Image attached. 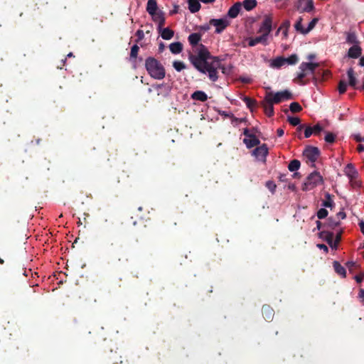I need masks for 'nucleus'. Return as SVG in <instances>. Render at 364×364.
<instances>
[{"label":"nucleus","instance_id":"obj_1","mask_svg":"<svg viewBox=\"0 0 364 364\" xmlns=\"http://www.w3.org/2000/svg\"><path fill=\"white\" fill-rule=\"evenodd\" d=\"M201 35L193 33L189 35L188 42L192 46H198L195 54L191 53L188 59L194 68L203 74H208L210 81L216 82L218 79V69L225 73V68L221 65L218 57L212 56L208 48L203 44H198Z\"/></svg>","mask_w":364,"mask_h":364},{"label":"nucleus","instance_id":"obj_2","mask_svg":"<svg viewBox=\"0 0 364 364\" xmlns=\"http://www.w3.org/2000/svg\"><path fill=\"white\" fill-rule=\"evenodd\" d=\"M145 68L149 75L154 79L162 80L166 75L163 65L153 57H149L146 59Z\"/></svg>","mask_w":364,"mask_h":364},{"label":"nucleus","instance_id":"obj_3","mask_svg":"<svg viewBox=\"0 0 364 364\" xmlns=\"http://www.w3.org/2000/svg\"><path fill=\"white\" fill-rule=\"evenodd\" d=\"M318 66L319 64L318 63H301L299 67V72L297 73L296 77L294 79V82L301 85H306L308 81L304 80V78L309 74L314 75Z\"/></svg>","mask_w":364,"mask_h":364},{"label":"nucleus","instance_id":"obj_4","mask_svg":"<svg viewBox=\"0 0 364 364\" xmlns=\"http://www.w3.org/2000/svg\"><path fill=\"white\" fill-rule=\"evenodd\" d=\"M323 183V177L318 171L311 173L303 183L302 190L304 191L314 189L318 185Z\"/></svg>","mask_w":364,"mask_h":364},{"label":"nucleus","instance_id":"obj_5","mask_svg":"<svg viewBox=\"0 0 364 364\" xmlns=\"http://www.w3.org/2000/svg\"><path fill=\"white\" fill-rule=\"evenodd\" d=\"M321 151L318 148L312 146H307L303 151V156L306 163H311V167H315V162L318 159Z\"/></svg>","mask_w":364,"mask_h":364},{"label":"nucleus","instance_id":"obj_6","mask_svg":"<svg viewBox=\"0 0 364 364\" xmlns=\"http://www.w3.org/2000/svg\"><path fill=\"white\" fill-rule=\"evenodd\" d=\"M267 100H271L274 104H279L282 101L289 100L293 98L292 94L288 90H284L274 93L269 92L266 93Z\"/></svg>","mask_w":364,"mask_h":364},{"label":"nucleus","instance_id":"obj_7","mask_svg":"<svg viewBox=\"0 0 364 364\" xmlns=\"http://www.w3.org/2000/svg\"><path fill=\"white\" fill-rule=\"evenodd\" d=\"M296 9L299 13H310L314 10L313 0H297L295 3Z\"/></svg>","mask_w":364,"mask_h":364},{"label":"nucleus","instance_id":"obj_8","mask_svg":"<svg viewBox=\"0 0 364 364\" xmlns=\"http://www.w3.org/2000/svg\"><path fill=\"white\" fill-rule=\"evenodd\" d=\"M210 25L215 27L216 33H221L230 25V22L226 18H211Z\"/></svg>","mask_w":364,"mask_h":364},{"label":"nucleus","instance_id":"obj_9","mask_svg":"<svg viewBox=\"0 0 364 364\" xmlns=\"http://www.w3.org/2000/svg\"><path fill=\"white\" fill-rule=\"evenodd\" d=\"M272 29V18L270 16H264L262 25L258 31L262 34H267L268 37Z\"/></svg>","mask_w":364,"mask_h":364},{"label":"nucleus","instance_id":"obj_10","mask_svg":"<svg viewBox=\"0 0 364 364\" xmlns=\"http://www.w3.org/2000/svg\"><path fill=\"white\" fill-rule=\"evenodd\" d=\"M253 154L258 160L264 162L268 154V148L267 145L264 144L262 146H257L253 151Z\"/></svg>","mask_w":364,"mask_h":364},{"label":"nucleus","instance_id":"obj_11","mask_svg":"<svg viewBox=\"0 0 364 364\" xmlns=\"http://www.w3.org/2000/svg\"><path fill=\"white\" fill-rule=\"evenodd\" d=\"M343 171L350 181L355 180L358 178V172L353 164H348L344 168Z\"/></svg>","mask_w":364,"mask_h":364},{"label":"nucleus","instance_id":"obj_12","mask_svg":"<svg viewBox=\"0 0 364 364\" xmlns=\"http://www.w3.org/2000/svg\"><path fill=\"white\" fill-rule=\"evenodd\" d=\"M268 97L265 95L264 100L261 102L262 107L264 108V111L265 114L270 117L274 114V103L271 100H267Z\"/></svg>","mask_w":364,"mask_h":364},{"label":"nucleus","instance_id":"obj_13","mask_svg":"<svg viewBox=\"0 0 364 364\" xmlns=\"http://www.w3.org/2000/svg\"><path fill=\"white\" fill-rule=\"evenodd\" d=\"M267 38V34H262L261 36L255 38H249L247 41H248V45L250 47L255 46L258 43H262L266 46L268 44Z\"/></svg>","mask_w":364,"mask_h":364},{"label":"nucleus","instance_id":"obj_14","mask_svg":"<svg viewBox=\"0 0 364 364\" xmlns=\"http://www.w3.org/2000/svg\"><path fill=\"white\" fill-rule=\"evenodd\" d=\"M241 7L242 3L239 1L236 2L229 9L228 16L231 18H236L241 10Z\"/></svg>","mask_w":364,"mask_h":364},{"label":"nucleus","instance_id":"obj_15","mask_svg":"<svg viewBox=\"0 0 364 364\" xmlns=\"http://www.w3.org/2000/svg\"><path fill=\"white\" fill-rule=\"evenodd\" d=\"M320 237L323 239L331 247H333V232L329 230H323L320 232Z\"/></svg>","mask_w":364,"mask_h":364},{"label":"nucleus","instance_id":"obj_16","mask_svg":"<svg viewBox=\"0 0 364 364\" xmlns=\"http://www.w3.org/2000/svg\"><path fill=\"white\" fill-rule=\"evenodd\" d=\"M262 313L265 320L272 321L274 315V309L268 305H264L262 309Z\"/></svg>","mask_w":364,"mask_h":364},{"label":"nucleus","instance_id":"obj_17","mask_svg":"<svg viewBox=\"0 0 364 364\" xmlns=\"http://www.w3.org/2000/svg\"><path fill=\"white\" fill-rule=\"evenodd\" d=\"M151 16L152 17V19L155 22L158 23V24H159L158 28L161 29V28L165 24V18L164 17L162 12L160 11H157L154 12V14L151 15Z\"/></svg>","mask_w":364,"mask_h":364},{"label":"nucleus","instance_id":"obj_18","mask_svg":"<svg viewBox=\"0 0 364 364\" xmlns=\"http://www.w3.org/2000/svg\"><path fill=\"white\" fill-rule=\"evenodd\" d=\"M243 142L247 148L250 149L259 144L260 141L255 134H252L250 138H245Z\"/></svg>","mask_w":364,"mask_h":364},{"label":"nucleus","instance_id":"obj_19","mask_svg":"<svg viewBox=\"0 0 364 364\" xmlns=\"http://www.w3.org/2000/svg\"><path fill=\"white\" fill-rule=\"evenodd\" d=\"M362 49L358 45L350 47L348 52V56L351 58H358L361 55Z\"/></svg>","mask_w":364,"mask_h":364},{"label":"nucleus","instance_id":"obj_20","mask_svg":"<svg viewBox=\"0 0 364 364\" xmlns=\"http://www.w3.org/2000/svg\"><path fill=\"white\" fill-rule=\"evenodd\" d=\"M191 98L193 100L204 102L208 100V95L203 91L197 90L191 94Z\"/></svg>","mask_w":364,"mask_h":364},{"label":"nucleus","instance_id":"obj_21","mask_svg":"<svg viewBox=\"0 0 364 364\" xmlns=\"http://www.w3.org/2000/svg\"><path fill=\"white\" fill-rule=\"evenodd\" d=\"M347 75L349 79L348 85L353 87L354 89H358V87H356L357 85V79L355 76V72L352 68H350L347 71Z\"/></svg>","mask_w":364,"mask_h":364},{"label":"nucleus","instance_id":"obj_22","mask_svg":"<svg viewBox=\"0 0 364 364\" xmlns=\"http://www.w3.org/2000/svg\"><path fill=\"white\" fill-rule=\"evenodd\" d=\"M128 262V258L125 255H119L113 256L112 262L116 266H119Z\"/></svg>","mask_w":364,"mask_h":364},{"label":"nucleus","instance_id":"obj_23","mask_svg":"<svg viewBox=\"0 0 364 364\" xmlns=\"http://www.w3.org/2000/svg\"><path fill=\"white\" fill-rule=\"evenodd\" d=\"M161 33V36L164 40H170L173 38L174 35V32L169 28H164L161 29H159Z\"/></svg>","mask_w":364,"mask_h":364},{"label":"nucleus","instance_id":"obj_24","mask_svg":"<svg viewBox=\"0 0 364 364\" xmlns=\"http://www.w3.org/2000/svg\"><path fill=\"white\" fill-rule=\"evenodd\" d=\"M341 224L340 220L336 218L331 217L328 219V221L323 224V226L328 229H334L339 226Z\"/></svg>","mask_w":364,"mask_h":364},{"label":"nucleus","instance_id":"obj_25","mask_svg":"<svg viewBox=\"0 0 364 364\" xmlns=\"http://www.w3.org/2000/svg\"><path fill=\"white\" fill-rule=\"evenodd\" d=\"M188 9L191 13H196L200 9V4L198 0H188Z\"/></svg>","mask_w":364,"mask_h":364},{"label":"nucleus","instance_id":"obj_26","mask_svg":"<svg viewBox=\"0 0 364 364\" xmlns=\"http://www.w3.org/2000/svg\"><path fill=\"white\" fill-rule=\"evenodd\" d=\"M241 3L242 6L248 11L254 9L257 5V1L256 0H245Z\"/></svg>","mask_w":364,"mask_h":364},{"label":"nucleus","instance_id":"obj_27","mask_svg":"<svg viewBox=\"0 0 364 364\" xmlns=\"http://www.w3.org/2000/svg\"><path fill=\"white\" fill-rule=\"evenodd\" d=\"M146 11L150 15H153L154 12L158 11L156 0H148Z\"/></svg>","mask_w":364,"mask_h":364},{"label":"nucleus","instance_id":"obj_28","mask_svg":"<svg viewBox=\"0 0 364 364\" xmlns=\"http://www.w3.org/2000/svg\"><path fill=\"white\" fill-rule=\"evenodd\" d=\"M169 49L173 54H178L183 50V44L181 42L172 43L169 46Z\"/></svg>","mask_w":364,"mask_h":364},{"label":"nucleus","instance_id":"obj_29","mask_svg":"<svg viewBox=\"0 0 364 364\" xmlns=\"http://www.w3.org/2000/svg\"><path fill=\"white\" fill-rule=\"evenodd\" d=\"M333 266L335 272L338 274H339L343 277H346V269L338 262L334 261L333 263Z\"/></svg>","mask_w":364,"mask_h":364},{"label":"nucleus","instance_id":"obj_30","mask_svg":"<svg viewBox=\"0 0 364 364\" xmlns=\"http://www.w3.org/2000/svg\"><path fill=\"white\" fill-rule=\"evenodd\" d=\"M325 198L326 199L323 201L322 206L331 208H333L335 205V203L332 198L333 196L330 193H326Z\"/></svg>","mask_w":364,"mask_h":364},{"label":"nucleus","instance_id":"obj_31","mask_svg":"<svg viewBox=\"0 0 364 364\" xmlns=\"http://www.w3.org/2000/svg\"><path fill=\"white\" fill-rule=\"evenodd\" d=\"M242 100L246 104L247 107L250 109L251 112H252L253 109H255L257 106V101L249 97H244Z\"/></svg>","mask_w":364,"mask_h":364},{"label":"nucleus","instance_id":"obj_32","mask_svg":"<svg viewBox=\"0 0 364 364\" xmlns=\"http://www.w3.org/2000/svg\"><path fill=\"white\" fill-rule=\"evenodd\" d=\"M303 129H304V137L305 138H309L313 134L312 127H311V126H306V124H300L297 127V130L298 131H301Z\"/></svg>","mask_w":364,"mask_h":364},{"label":"nucleus","instance_id":"obj_33","mask_svg":"<svg viewBox=\"0 0 364 364\" xmlns=\"http://www.w3.org/2000/svg\"><path fill=\"white\" fill-rule=\"evenodd\" d=\"M302 21H303V18L302 17H299L298 18V20L296 21V22L294 24V28L296 29V31L301 34H304V35H306V32H304L305 31V29L306 28H304L302 25Z\"/></svg>","mask_w":364,"mask_h":364},{"label":"nucleus","instance_id":"obj_34","mask_svg":"<svg viewBox=\"0 0 364 364\" xmlns=\"http://www.w3.org/2000/svg\"><path fill=\"white\" fill-rule=\"evenodd\" d=\"M285 65L284 58V57H277L274 59L272 62V67L279 68L282 66Z\"/></svg>","mask_w":364,"mask_h":364},{"label":"nucleus","instance_id":"obj_35","mask_svg":"<svg viewBox=\"0 0 364 364\" xmlns=\"http://www.w3.org/2000/svg\"><path fill=\"white\" fill-rule=\"evenodd\" d=\"M301 166V163L297 159H293L290 161L288 166V168L290 171L294 172L297 171Z\"/></svg>","mask_w":364,"mask_h":364},{"label":"nucleus","instance_id":"obj_36","mask_svg":"<svg viewBox=\"0 0 364 364\" xmlns=\"http://www.w3.org/2000/svg\"><path fill=\"white\" fill-rule=\"evenodd\" d=\"M285 64L296 65L299 61V58L296 54H292L288 58H284Z\"/></svg>","mask_w":364,"mask_h":364},{"label":"nucleus","instance_id":"obj_37","mask_svg":"<svg viewBox=\"0 0 364 364\" xmlns=\"http://www.w3.org/2000/svg\"><path fill=\"white\" fill-rule=\"evenodd\" d=\"M289 109L293 113H296L301 112L302 110V107L298 102H294L290 104Z\"/></svg>","mask_w":364,"mask_h":364},{"label":"nucleus","instance_id":"obj_38","mask_svg":"<svg viewBox=\"0 0 364 364\" xmlns=\"http://www.w3.org/2000/svg\"><path fill=\"white\" fill-rule=\"evenodd\" d=\"M139 50V47L136 44L134 45L132 47L131 52H130V60H136V58H137Z\"/></svg>","mask_w":364,"mask_h":364},{"label":"nucleus","instance_id":"obj_39","mask_svg":"<svg viewBox=\"0 0 364 364\" xmlns=\"http://www.w3.org/2000/svg\"><path fill=\"white\" fill-rule=\"evenodd\" d=\"M347 82L344 80H340L338 82V90L339 94H344L347 90Z\"/></svg>","mask_w":364,"mask_h":364},{"label":"nucleus","instance_id":"obj_40","mask_svg":"<svg viewBox=\"0 0 364 364\" xmlns=\"http://www.w3.org/2000/svg\"><path fill=\"white\" fill-rule=\"evenodd\" d=\"M346 41L350 44H356L358 43L357 36L354 33H348L346 38Z\"/></svg>","mask_w":364,"mask_h":364},{"label":"nucleus","instance_id":"obj_41","mask_svg":"<svg viewBox=\"0 0 364 364\" xmlns=\"http://www.w3.org/2000/svg\"><path fill=\"white\" fill-rule=\"evenodd\" d=\"M336 134L332 132H326V134L324 137L325 141L328 144H333L336 140Z\"/></svg>","mask_w":364,"mask_h":364},{"label":"nucleus","instance_id":"obj_42","mask_svg":"<svg viewBox=\"0 0 364 364\" xmlns=\"http://www.w3.org/2000/svg\"><path fill=\"white\" fill-rule=\"evenodd\" d=\"M173 66L178 72H180L186 68L184 63L181 61H174L173 63Z\"/></svg>","mask_w":364,"mask_h":364},{"label":"nucleus","instance_id":"obj_43","mask_svg":"<svg viewBox=\"0 0 364 364\" xmlns=\"http://www.w3.org/2000/svg\"><path fill=\"white\" fill-rule=\"evenodd\" d=\"M328 212L325 208H321L318 210L316 215L318 219H323L327 217Z\"/></svg>","mask_w":364,"mask_h":364},{"label":"nucleus","instance_id":"obj_44","mask_svg":"<svg viewBox=\"0 0 364 364\" xmlns=\"http://www.w3.org/2000/svg\"><path fill=\"white\" fill-rule=\"evenodd\" d=\"M287 121L289 122L290 124L292 126H299L300 124V119L296 117H288Z\"/></svg>","mask_w":364,"mask_h":364},{"label":"nucleus","instance_id":"obj_45","mask_svg":"<svg viewBox=\"0 0 364 364\" xmlns=\"http://www.w3.org/2000/svg\"><path fill=\"white\" fill-rule=\"evenodd\" d=\"M318 18H314L311 20V21L309 23L308 25V27L306 28L305 29V31L304 32H306V34L308 33H309L316 26V24L318 22Z\"/></svg>","mask_w":364,"mask_h":364},{"label":"nucleus","instance_id":"obj_46","mask_svg":"<svg viewBox=\"0 0 364 364\" xmlns=\"http://www.w3.org/2000/svg\"><path fill=\"white\" fill-rule=\"evenodd\" d=\"M266 187L271 191L272 193H274L277 186L272 181H268L265 184Z\"/></svg>","mask_w":364,"mask_h":364},{"label":"nucleus","instance_id":"obj_47","mask_svg":"<svg viewBox=\"0 0 364 364\" xmlns=\"http://www.w3.org/2000/svg\"><path fill=\"white\" fill-rule=\"evenodd\" d=\"M313 134L315 135H318L321 132L323 131V127H321L319 124H316L312 127Z\"/></svg>","mask_w":364,"mask_h":364},{"label":"nucleus","instance_id":"obj_48","mask_svg":"<svg viewBox=\"0 0 364 364\" xmlns=\"http://www.w3.org/2000/svg\"><path fill=\"white\" fill-rule=\"evenodd\" d=\"M109 355H114L115 356V358H110L111 361H112L114 364H117L119 361L120 363H122V361H121V360H119L120 357L118 355H119V354L117 351L112 352V351L111 350V352H110V354H109Z\"/></svg>","mask_w":364,"mask_h":364},{"label":"nucleus","instance_id":"obj_49","mask_svg":"<svg viewBox=\"0 0 364 364\" xmlns=\"http://www.w3.org/2000/svg\"><path fill=\"white\" fill-rule=\"evenodd\" d=\"M341 234H342V230L337 232V234L335 237V240L333 239V247L336 248L338 244L340 242V241L341 240Z\"/></svg>","mask_w":364,"mask_h":364},{"label":"nucleus","instance_id":"obj_50","mask_svg":"<svg viewBox=\"0 0 364 364\" xmlns=\"http://www.w3.org/2000/svg\"><path fill=\"white\" fill-rule=\"evenodd\" d=\"M346 267L349 269L350 271H352L354 269H356L358 267V264L353 261H348L346 263Z\"/></svg>","mask_w":364,"mask_h":364},{"label":"nucleus","instance_id":"obj_51","mask_svg":"<svg viewBox=\"0 0 364 364\" xmlns=\"http://www.w3.org/2000/svg\"><path fill=\"white\" fill-rule=\"evenodd\" d=\"M355 279L357 283L360 284L364 279V272L360 273L358 275L355 276Z\"/></svg>","mask_w":364,"mask_h":364},{"label":"nucleus","instance_id":"obj_52","mask_svg":"<svg viewBox=\"0 0 364 364\" xmlns=\"http://www.w3.org/2000/svg\"><path fill=\"white\" fill-rule=\"evenodd\" d=\"M346 217V214L345 212L343 211H340L338 212L337 214H336V218L338 220H340V219H345Z\"/></svg>","mask_w":364,"mask_h":364},{"label":"nucleus","instance_id":"obj_53","mask_svg":"<svg viewBox=\"0 0 364 364\" xmlns=\"http://www.w3.org/2000/svg\"><path fill=\"white\" fill-rule=\"evenodd\" d=\"M219 114L221 116H224L225 117H229L230 119H231V117H232V113L227 112L226 111H220Z\"/></svg>","mask_w":364,"mask_h":364},{"label":"nucleus","instance_id":"obj_54","mask_svg":"<svg viewBox=\"0 0 364 364\" xmlns=\"http://www.w3.org/2000/svg\"><path fill=\"white\" fill-rule=\"evenodd\" d=\"M290 26V21L287 20L282 23V24L280 26V28L284 29H288Z\"/></svg>","mask_w":364,"mask_h":364},{"label":"nucleus","instance_id":"obj_55","mask_svg":"<svg viewBox=\"0 0 364 364\" xmlns=\"http://www.w3.org/2000/svg\"><path fill=\"white\" fill-rule=\"evenodd\" d=\"M350 183L351 186L353 188L358 187L360 185V182L358 180V178L355 180L350 181Z\"/></svg>","mask_w":364,"mask_h":364},{"label":"nucleus","instance_id":"obj_56","mask_svg":"<svg viewBox=\"0 0 364 364\" xmlns=\"http://www.w3.org/2000/svg\"><path fill=\"white\" fill-rule=\"evenodd\" d=\"M136 35L139 38V40H141L144 36V32L141 30H138L136 33Z\"/></svg>","mask_w":364,"mask_h":364},{"label":"nucleus","instance_id":"obj_57","mask_svg":"<svg viewBox=\"0 0 364 364\" xmlns=\"http://www.w3.org/2000/svg\"><path fill=\"white\" fill-rule=\"evenodd\" d=\"M317 246H318V247L319 249L323 250L326 252H328V247L326 245H324V244H318Z\"/></svg>","mask_w":364,"mask_h":364},{"label":"nucleus","instance_id":"obj_58","mask_svg":"<svg viewBox=\"0 0 364 364\" xmlns=\"http://www.w3.org/2000/svg\"><path fill=\"white\" fill-rule=\"evenodd\" d=\"M211 25H210V22L208 23V24H205V25H203L200 26V29L204 31H207L210 29V27Z\"/></svg>","mask_w":364,"mask_h":364},{"label":"nucleus","instance_id":"obj_59","mask_svg":"<svg viewBox=\"0 0 364 364\" xmlns=\"http://www.w3.org/2000/svg\"><path fill=\"white\" fill-rule=\"evenodd\" d=\"M243 134L246 136V138H250V136H252L253 134L250 133L249 129L246 128L243 131Z\"/></svg>","mask_w":364,"mask_h":364},{"label":"nucleus","instance_id":"obj_60","mask_svg":"<svg viewBox=\"0 0 364 364\" xmlns=\"http://www.w3.org/2000/svg\"><path fill=\"white\" fill-rule=\"evenodd\" d=\"M357 151L359 153L363 152L364 151V145L362 144H358L357 146Z\"/></svg>","mask_w":364,"mask_h":364},{"label":"nucleus","instance_id":"obj_61","mask_svg":"<svg viewBox=\"0 0 364 364\" xmlns=\"http://www.w3.org/2000/svg\"><path fill=\"white\" fill-rule=\"evenodd\" d=\"M277 136H278L281 137V136H282L284 135V129H283L279 128V129H278L277 130Z\"/></svg>","mask_w":364,"mask_h":364},{"label":"nucleus","instance_id":"obj_62","mask_svg":"<svg viewBox=\"0 0 364 364\" xmlns=\"http://www.w3.org/2000/svg\"><path fill=\"white\" fill-rule=\"evenodd\" d=\"M279 179L280 181L284 182L287 181V174H280L279 176Z\"/></svg>","mask_w":364,"mask_h":364},{"label":"nucleus","instance_id":"obj_63","mask_svg":"<svg viewBox=\"0 0 364 364\" xmlns=\"http://www.w3.org/2000/svg\"><path fill=\"white\" fill-rule=\"evenodd\" d=\"M354 139L358 142H360L363 140V138L359 134L355 135Z\"/></svg>","mask_w":364,"mask_h":364},{"label":"nucleus","instance_id":"obj_64","mask_svg":"<svg viewBox=\"0 0 364 364\" xmlns=\"http://www.w3.org/2000/svg\"><path fill=\"white\" fill-rule=\"evenodd\" d=\"M361 232L364 235V222L362 221L359 223Z\"/></svg>","mask_w":364,"mask_h":364}]
</instances>
